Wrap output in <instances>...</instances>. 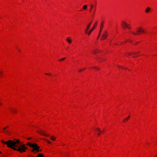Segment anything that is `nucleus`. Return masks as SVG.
<instances>
[{
	"mask_svg": "<svg viewBox=\"0 0 157 157\" xmlns=\"http://www.w3.org/2000/svg\"><path fill=\"white\" fill-rule=\"evenodd\" d=\"M56 138L54 136H52L50 137V139L53 141H55Z\"/></svg>",
	"mask_w": 157,
	"mask_h": 157,
	"instance_id": "4468645a",
	"label": "nucleus"
},
{
	"mask_svg": "<svg viewBox=\"0 0 157 157\" xmlns=\"http://www.w3.org/2000/svg\"><path fill=\"white\" fill-rule=\"evenodd\" d=\"M94 131L95 133L97 134L98 136H100L101 133L103 132V131L101 130L100 128L98 127H97L95 128Z\"/></svg>",
	"mask_w": 157,
	"mask_h": 157,
	"instance_id": "0eeeda50",
	"label": "nucleus"
},
{
	"mask_svg": "<svg viewBox=\"0 0 157 157\" xmlns=\"http://www.w3.org/2000/svg\"><path fill=\"white\" fill-rule=\"evenodd\" d=\"M128 41V40L126 41H125V42H127Z\"/></svg>",
	"mask_w": 157,
	"mask_h": 157,
	"instance_id": "4c0bfd02",
	"label": "nucleus"
},
{
	"mask_svg": "<svg viewBox=\"0 0 157 157\" xmlns=\"http://www.w3.org/2000/svg\"><path fill=\"white\" fill-rule=\"evenodd\" d=\"M103 27L100 26V32H99V33L98 36H100V35L101 34V32L103 29Z\"/></svg>",
	"mask_w": 157,
	"mask_h": 157,
	"instance_id": "aec40b11",
	"label": "nucleus"
},
{
	"mask_svg": "<svg viewBox=\"0 0 157 157\" xmlns=\"http://www.w3.org/2000/svg\"><path fill=\"white\" fill-rule=\"evenodd\" d=\"M45 74L46 75H49L50 76H51L52 75V74L50 73H45Z\"/></svg>",
	"mask_w": 157,
	"mask_h": 157,
	"instance_id": "a878e982",
	"label": "nucleus"
},
{
	"mask_svg": "<svg viewBox=\"0 0 157 157\" xmlns=\"http://www.w3.org/2000/svg\"><path fill=\"white\" fill-rule=\"evenodd\" d=\"M45 140L47 142V143L49 144H51V142L48 140Z\"/></svg>",
	"mask_w": 157,
	"mask_h": 157,
	"instance_id": "cd10ccee",
	"label": "nucleus"
},
{
	"mask_svg": "<svg viewBox=\"0 0 157 157\" xmlns=\"http://www.w3.org/2000/svg\"><path fill=\"white\" fill-rule=\"evenodd\" d=\"M87 8V6L86 5H84L83 6L82 8L84 10H85Z\"/></svg>",
	"mask_w": 157,
	"mask_h": 157,
	"instance_id": "393cba45",
	"label": "nucleus"
},
{
	"mask_svg": "<svg viewBox=\"0 0 157 157\" xmlns=\"http://www.w3.org/2000/svg\"><path fill=\"white\" fill-rule=\"evenodd\" d=\"M65 59H66L65 58H62L59 59L58 61L59 62H62V61H63Z\"/></svg>",
	"mask_w": 157,
	"mask_h": 157,
	"instance_id": "4be33fe9",
	"label": "nucleus"
},
{
	"mask_svg": "<svg viewBox=\"0 0 157 157\" xmlns=\"http://www.w3.org/2000/svg\"><path fill=\"white\" fill-rule=\"evenodd\" d=\"M130 117L128 116V117H126L123 120V122L125 123L129 119Z\"/></svg>",
	"mask_w": 157,
	"mask_h": 157,
	"instance_id": "dca6fc26",
	"label": "nucleus"
},
{
	"mask_svg": "<svg viewBox=\"0 0 157 157\" xmlns=\"http://www.w3.org/2000/svg\"><path fill=\"white\" fill-rule=\"evenodd\" d=\"M1 151H0V154H1Z\"/></svg>",
	"mask_w": 157,
	"mask_h": 157,
	"instance_id": "c9c22d12",
	"label": "nucleus"
},
{
	"mask_svg": "<svg viewBox=\"0 0 157 157\" xmlns=\"http://www.w3.org/2000/svg\"><path fill=\"white\" fill-rule=\"evenodd\" d=\"M121 25L122 27L124 29L127 28L128 29H131V26L130 25L124 21H123L121 22Z\"/></svg>",
	"mask_w": 157,
	"mask_h": 157,
	"instance_id": "39448f33",
	"label": "nucleus"
},
{
	"mask_svg": "<svg viewBox=\"0 0 157 157\" xmlns=\"http://www.w3.org/2000/svg\"><path fill=\"white\" fill-rule=\"evenodd\" d=\"M94 7V6L93 5H91L90 6V9L91 10L93 9Z\"/></svg>",
	"mask_w": 157,
	"mask_h": 157,
	"instance_id": "bb28decb",
	"label": "nucleus"
},
{
	"mask_svg": "<svg viewBox=\"0 0 157 157\" xmlns=\"http://www.w3.org/2000/svg\"><path fill=\"white\" fill-rule=\"evenodd\" d=\"M117 67L118 68H119V69H126V68L124 67L123 66H121L119 65H117Z\"/></svg>",
	"mask_w": 157,
	"mask_h": 157,
	"instance_id": "f3484780",
	"label": "nucleus"
},
{
	"mask_svg": "<svg viewBox=\"0 0 157 157\" xmlns=\"http://www.w3.org/2000/svg\"><path fill=\"white\" fill-rule=\"evenodd\" d=\"M139 52H130L128 53L129 56H132L134 57H137L139 56Z\"/></svg>",
	"mask_w": 157,
	"mask_h": 157,
	"instance_id": "1a4fd4ad",
	"label": "nucleus"
},
{
	"mask_svg": "<svg viewBox=\"0 0 157 157\" xmlns=\"http://www.w3.org/2000/svg\"><path fill=\"white\" fill-rule=\"evenodd\" d=\"M86 67H84V68H81V69H79L78 70V72L79 73H80L84 71H85L86 69Z\"/></svg>",
	"mask_w": 157,
	"mask_h": 157,
	"instance_id": "2eb2a0df",
	"label": "nucleus"
},
{
	"mask_svg": "<svg viewBox=\"0 0 157 157\" xmlns=\"http://www.w3.org/2000/svg\"><path fill=\"white\" fill-rule=\"evenodd\" d=\"M96 9H97V8H96V6H94V7L93 9L95 10Z\"/></svg>",
	"mask_w": 157,
	"mask_h": 157,
	"instance_id": "7c9ffc66",
	"label": "nucleus"
},
{
	"mask_svg": "<svg viewBox=\"0 0 157 157\" xmlns=\"http://www.w3.org/2000/svg\"><path fill=\"white\" fill-rule=\"evenodd\" d=\"M66 41L69 44H71L72 42V40L70 37H68L66 39Z\"/></svg>",
	"mask_w": 157,
	"mask_h": 157,
	"instance_id": "f8f14e48",
	"label": "nucleus"
},
{
	"mask_svg": "<svg viewBox=\"0 0 157 157\" xmlns=\"http://www.w3.org/2000/svg\"><path fill=\"white\" fill-rule=\"evenodd\" d=\"M120 44H117V45H120Z\"/></svg>",
	"mask_w": 157,
	"mask_h": 157,
	"instance_id": "f704fd0d",
	"label": "nucleus"
},
{
	"mask_svg": "<svg viewBox=\"0 0 157 157\" xmlns=\"http://www.w3.org/2000/svg\"><path fill=\"white\" fill-rule=\"evenodd\" d=\"M150 10H146V13H148L149 12Z\"/></svg>",
	"mask_w": 157,
	"mask_h": 157,
	"instance_id": "2f4dec72",
	"label": "nucleus"
},
{
	"mask_svg": "<svg viewBox=\"0 0 157 157\" xmlns=\"http://www.w3.org/2000/svg\"><path fill=\"white\" fill-rule=\"evenodd\" d=\"M92 68L96 71H99L100 69L99 67H93Z\"/></svg>",
	"mask_w": 157,
	"mask_h": 157,
	"instance_id": "a211bd4d",
	"label": "nucleus"
},
{
	"mask_svg": "<svg viewBox=\"0 0 157 157\" xmlns=\"http://www.w3.org/2000/svg\"><path fill=\"white\" fill-rule=\"evenodd\" d=\"M1 142L3 144H6V142H5L4 141V140H1Z\"/></svg>",
	"mask_w": 157,
	"mask_h": 157,
	"instance_id": "c85d7f7f",
	"label": "nucleus"
},
{
	"mask_svg": "<svg viewBox=\"0 0 157 157\" xmlns=\"http://www.w3.org/2000/svg\"><path fill=\"white\" fill-rule=\"evenodd\" d=\"M151 8L148 7L146 9V10H151Z\"/></svg>",
	"mask_w": 157,
	"mask_h": 157,
	"instance_id": "c756f323",
	"label": "nucleus"
},
{
	"mask_svg": "<svg viewBox=\"0 0 157 157\" xmlns=\"http://www.w3.org/2000/svg\"><path fill=\"white\" fill-rule=\"evenodd\" d=\"M36 157H44V155L43 154L40 153L38 154V155Z\"/></svg>",
	"mask_w": 157,
	"mask_h": 157,
	"instance_id": "6ab92c4d",
	"label": "nucleus"
},
{
	"mask_svg": "<svg viewBox=\"0 0 157 157\" xmlns=\"http://www.w3.org/2000/svg\"><path fill=\"white\" fill-rule=\"evenodd\" d=\"M18 51L19 52H20V51Z\"/></svg>",
	"mask_w": 157,
	"mask_h": 157,
	"instance_id": "e433bc0d",
	"label": "nucleus"
},
{
	"mask_svg": "<svg viewBox=\"0 0 157 157\" xmlns=\"http://www.w3.org/2000/svg\"><path fill=\"white\" fill-rule=\"evenodd\" d=\"M9 126H6V127H5L4 128H3V132H6V130H5L7 128H9Z\"/></svg>",
	"mask_w": 157,
	"mask_h": 157,
	"instance_id": "5701e85b",
	"label": "nucleus"
},
{
	"mask_svg": "<svg viewBox=\"0 0 157 157\" xmlns=\"http://www.w3.org/2000/svg\"><path fill=\"white\" fill-rule=\"evenodd\" d=\"M17 145L15 151H18L21 153L25 152L26 149L27 148V147L25 146V144H24L19 140Z\"/></svg>",
	"mask_w": 157,
	"mask_h": 157,
	"instance_id": "f03ea898",
	"label": "nucleus"
},
{
	"mask_svg": "<svg viewBox=\"0 0 157 157\" xmlns=\"http://www.w3.org/2000/svg\"><path fill=\"white\" fill-rule=\"evenodd\" d=\"M3 72L2 71L0 70V77H2Z\"/></svg>",
	"mask_w": 157,
	"mask_h": 157,
	"instance_id": "412c9836",
	"label": "nucleus"
},
{
	"mask_svg": "<svg viewBox=\"0 0 157 157\" xmlns=\"http://www.w3.org/2000/svg\"><path fill=\"white\" fill-rule=\"evenodd\" d=\"M155 156L156 157H157V153L155 155Z\"/></svg>",
	"mask_w": 157,
	"mask_h": 157,
	"instance_id": "72a5a7b5",
	"label": "nucleus"
},
{
	"mask_svg": "<svg viewBox=\"0 0 157 157\" xmlns=\"http://www.w3.org/2000/svg\"><path fill=\"white\" fill-rule=\"evenodd\" d=\"M104 21H102L101 22V24L100 26H102V27H103V25H104Z\"/></svg>",
	"mask_w": 157,
	"mask_h": 157,
	"instance_id": "b1692460",
	"label": "nucleus"
},
{
	"mask_svg": "<svg viewBox=\"0 0 157 157\" xmlns=\"http://www.w3.org/2000/svg\"><path fill=\"white\" fill-rule=\"evenodd\" d=\"M31 138H29L28 139V140H30L31 139Z\"/></svg>",
	"mask_w": 157,
	"mask_h": 157,
	"instance_id": "473e14b6",
	"label": "nucleus"
},
{
	"mask_svg": "<svg viewBox=\"0 0 157 157\" xmlns=\"http://www.w3.org/2000/svg\"><path fill=\"white\" fill-rule=\"evenodd\" d=\"M37 132L43 136H48L49 135L47 134L45 132L41 129H39L37 131Z\"/></svg>",
	"mask_w": 157,
	"mask_h": 157,
	"instance_id": "6e6552de",
	"label": "nucleus"
},
{
	"mask_svg": "<svg viewBox=\"0 0 157 157\" xmlns=\"http://www.w3.org/2000/svg\"><path fill=\"white\" fill-rule=\"evenodd\" d=\"M27 145L33 148L31 151L34 153H35V152L38 153L41 151V150H40V147L38 146L36 143L32 144L30 142H28Z\"/></svg>",
	"mask_w": 157,
	"mask_h": 157,
	"instance_id": "7ed1b4c3",
	"label": "nucleus"
},
{
	"mask_svg": "<svg viewBox=\"0 0 157 157\" xmlns=\"http://www.w3.org/2000/svg\"><path fill=\"white\" fill-rule=\"evenodd\" d=\"M19 141L18 139H14L13 140H9L6 141V144L8 147L14 150L16 149V146Z\"/></svg>",
	"mask_w": 157,
	"mask_h": 157,
	"instance_id": "f257e3e1",
	"label": "nucleus"
},
{
	"mask_svg": "<svg viewBox=\"0 0 157 157\" xmlns=\"http://www.w3.org/2000/svg\"><path fill=\"white\" fill-rule=\"evenodd\" d=\"M144 30L142 27H139L137 29L136 32H132V33L134 35H137L144 33Z\"/></svg>",
	"mask_w": 157,
	"mask_h": 157,
	"instance_id": "20e7f679",
	"label": "nucleus"
},
{
	"mask_svg": "<svg viewBox=\"0 0 157 157\" xmlns=\"http://www.w3.org/2000/svg\"><path fill=\"white\" fill-rule=\"evenodd\" d=\"M108 36V33L106 31H105L104 33L102 35L101 39L102 40H105Z\"/></svg>",
	"mask_w": 157,
	"mask_h": 157,
	"instance_id": "9b49d317",
	"label": "nucleus"
},
{
	"mask_svg": "<svg viewBox=\"0 0 157 157\" xmlns=\"http://www.w3.org/2000/svg\"><path fill=\"white\" fill-rule=\"evenodd\" d=\"M11 111L12 113L14 114L17 113L18 112L17 109L15 108H13L12 109Z\"/></svg>",
	"mask_w": 157,
	"mask_h": 157,
	"instance_id": "ddd939ff",
	"label": "nucleus"
},
{
	"mask_svg": "<svg viewBox=\"0 0 157 157\" xmlns=\"http://www.w3.org/2000/svg\"><path fill=\"white\" fill-rule=\"evenodd\" d=\"M98 24V22L96 21L94 24L93 26L90 30V33H91L95 29L96 27Z\"/></svg>",
	"mask_w": 157,
	"mask_h": 157,
	"instance_id": "9d476101",
	"label": "nucleus"
},
{
	"mask_svg": "<svg viewBox=\"0 0 157 157\" xmlns=\"http://www.w3.org/2000/svg\"><path fill=\"white\" fill-rule=\"evenodd\" d=\"M92 22L90 23L87 26L86 29L85 30V33L86 34L88 35V36L90 35L91 33H90V31H88V30L91 25Z\"/></svg>",
	"mask_w": 157,
	"mask_h": 157,
	"instance_id": "423d86ee",
	"label": "nucleus"
}]
</instances>
